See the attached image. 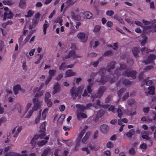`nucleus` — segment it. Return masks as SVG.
<instances>
[{"label": "nucleus", "instance_id": "nucleus-23", "mask_svg": "<svg viewBox=\"0 0 156 156\" xmlns=\"http://www.w3.org/2000/svg\"><path fill=\"white\" fill-rule=\"evenodd\" d=\"M148 89L149 90L148 94L152 95H153L154 94L155 88L153 86L149 87H148Z\"/></svg>", "mask_w": 156, "mask_h": 156}, {"label": "nucleus", "instance_id": "nucleus-13", "mask_svg": "<svg viewBox=\"0 0 156 156\" xmlns=\"http://www.w3.org/2000/svg\"><path fill=\"white\" fill-rule=\"evenodd\" d=\"M115 62H111L107 66V70L109 72L111 71L112 69H114L115 67Z\"/></svg>", "mask_w": 156, "mask_h": 156}, {"label": "nucleus", "instance_id": "nucleus-47", "mask_svg": "<svg viewBox=\"0 0 156 156\" xmlns=\"http://www.w3.org/2000/svg\"><path fill=\"white\" fill-rule=\"evenodd\" d=\"M147 36L144 37L143 38V39L141 43V45L142 46L145 45L147 41Z\"/></svg>", "mask_w": 156, "mask_h": 156}, {"label": "nucleus", "instance_id": "nucleus-43", "mask_svg": "<svg viewBox=\"0 0 156 156\" xmlns=\"http://www.w3.org/2000/svg\"><path fill=\"white\" fill-rule=\"evenodd\" d=\"M101 28V26L99 25H96L93 31L94 32H98Z\"/></svg>", "mask_w": 156, "mask_h": 156}, {"label": "nucleus", "instance_id": "nucleus-53", "mask_svg": "<svg viewBox=\"0 0 156 156\" xmlns=\"http://www.w3.org/2000/svg\"><path fill=\"white\" fill-rule=\"evenodd\" d=\"M114 14V12L112 10H108L107 11L106 14L107 16H111Z\"/></svg>", "mask_w": 156, "mask_h": 156}, {"label": "nucleus", "instance_id": "nucleus-27", "mask_svg": "<svg viewBox=\"0 0 156 156\" xmlns=\"http://www.w3.org/2000/svg\"><path fill=\"white\" fill-rule=\"evenodd\" d=\"M51 149L50 148H47L45 149L43 153L41 154V156H47L48 154L51 151Z\"/></svg>", "mask_w": 156, "mask_h": 156}, {"label": "nucleus", "instance_id": "nucleus-4", "mask_svg": "<svg viewBox=\"0 0 156 156\" xmlns=\"http://www.w3.org/2000/svg\"><path fill=\"white\" fill-rule=\"evenodd\" d=\"M108 110L111 111L114 113L117 112L119 117V118H121L122 116L123 115V113L120 108L117 109L115 108L114 106L112 105L109 108Z\"/></svg>", "mask_w": 156, "mask_h": 156}, {"label": "nucleus", "instance_id": "nucleus-14", "mask_svg": "<svg viewBox=\"0 0 156 156\" xmlns=\"http://www.w3.org/2000/svg\"><path fill=\"white\" fill-rule=\"evenodd\" d=\"M100 129L102 133H106L108 130L109 128L107 125L105 124H103L100 126Z\"/></svg>", "mask_w": 156, "mask_h": 156}, {"label": "nucleus", "instance_id": "nucleus-38", "mask_svg": "<svg viewBox=\"0 0 156 156\" xmlns=\"http://www.w3.org/2000/svg\"><path fill=\"white\" fill-rule=\"evenodd\" d=\"M126 60L127 63L130 66L132 65L134 62L133 60L131 58H127Z\"/></svg>", "mask_w": 156, "mask_h": 156}, {"label": "nucleus", "instance_id": "nucleus-5", "mask_svg": "<svg viewBox=\"0 0 156 156\" xmlns=\"http://www.w3.org/2000/svg\"><path fill=\"white\" fill-rule=\"evenodd\" d=\"M126 68V66L125 65L121 64L119 69H117V70H115L114 72V74L117 77H119L121 73L122 74V72H123L126 70L125 69Z\"/></svg>", "mask_w": 156, "mask_h": 156}, {"label": "nucleus", "instance_id": "nucleus-12", "mask_svg": "<svg viewBox=\"0 0 156 156\" xmlns=\"http://www.w3.org/2000/svg\"><path fill=\"white\" fill-rule=\"evenodd\" d=\"M76 107L77 108L76 113H83L84 110L85 108V106L83 105H77Z\"/></svg>", "mask_w": 156, "mask_h": 156}, {"label": "nucleus", "instance_id": "nucleus-50", "mask_svg": "<svg viewBox=\"0 0 156 156\" xmlns=\"http://www.w3.org/2000/svg\"><path fill=\"white\" fill-rule=\"evenodd\" d=\"M96 81L97 82L100 83V84H103L105 82V81H104L103 78L102 76H101V79H98L96 80Z\"/></svg>", "mask_w": 156, "mask_h": 156}, {"label": "nucleus", "instance_id": "nucleus-7", "mask_svg": "<svg viewBox=\"0 0 156 156\" xmlns=\"http://www.w3.org/2000/svg\"><path fill=\"white\" fill-rule=\"evenodd\" d=\"M156 58V56L153 54H150L148 56L146 60L143 62L146 65H147L154 62V60Z\"/></svg>", "mask_w": 156, "mask_h": 156}, {"label": "nucleus", "instance_id": "nucleus-20", "mask_svg": "<svg viewBox=\"0 0 156 156\" xmlns=\"http://www.w3.org/2000/svg\"><path fill=\"white\" fill-rule=\"evenodd\" d=\"M53 88L54 90L53 92V94H55L58 92H59L60 89L59 83H57L54 86Z\"/></svg>", "mask_w": 156, "mask_h": 156}, {"label": "nucleus", "instance_id": "nucleus-1", "mask_svg": "<svg viewBox=\"0 0 156 156\" xmlns=\"http://www.w3.org/2000/svg\"><path fill=\"white\" fill-rule=\"evenodd\" d=\"M83 88V86H80L77 89L74 87H72L70 90L72 98L73 99H75L77 97L78 99L80 98Z\"/></svg>", "mask_w": 156, "mask_h": 156}, {"label": "nucleus", "instance_id": "nucleus-18", "mask_svg": "<svg viewBox=\"0 0 156 156\" xmlns=\"http://www.w3.org/2000/svg\"><path fill=\"white\" fill-rule=\"evenodd\" d=\"M69 54L71 57H72L74 58H81L82 56L80 55H78L75 54V52L74 51L71 50L70 51L69 53Z\"/></svg>", "mask_w": 156, "mask_h": 156}, {"label": "nucleus", "instance_id": "nucleus-45", "mask_svg": "<svg viewBox=\"0 0 156 156\" xmlns=\"http://www.w3.org/2000/svg\"><path fill=\"white\" fill-rule=\"evenodd\" d=\"M47 142V141L42 140L41 141L37 142V144L40 146H42L45 145Z\"/></svg>", "mask_w": 156, "mask_h": 156}, {"label": "nucleus", "instance_id": "nucleus-64", "mask_svg": "<svg viewBox=\"0 0 156 156\" xmlns=\"http://www.w3.org/2000/svg\"><path fill=\"white\" fill-rule=\"evenodd\" d=\"M112 96L111 95L108 96L105 99V102L106 103L109 102Z\"/></svg>", "mask_w": 156, "mask_h": 156}, {"label": "nucleus", "instance_id": "nucleus-54", "mask_svg": "<svg viewBox=\"0 0 156 156\" xmlns=\"http://www.w3.org/2000/svg\"><path fill=\"white\" fill-rule=\"evenodd\" d=\"M140 148L143 149H146L147 148V145L145 143H143L140 145Z\"/></svg>", "mask_w": 156, "mask_h": 156}, {"label": "nucleus", "instance_id": "nucleus-37", "mask_svg": "<svg viewBox=\"0 0 156 156\" xmlns=\"http://www.w3.org/2000/svg\"><path fill=\"white\" fill-rule=\"evenodd\" d=\"M51 97V95L48 92H46L45 94L44 98L45 101H46L51 99H49Z\"/></svg>", "mask_w": 156, "mask_h": 156}, {"label": "nucleus", "instance_id": "nucleus-44", "mask_svg": "<svg viewBox=\"0 0 156 156\" xmlns=\"http://www.w3.org/2000/svg\"><path fill=\"white\" fill-rule=\"evenodd\" d=\"M44 92V90H42L41 92H37L35 95V97H39L41 96Z\"/></svg>", "mask_w": 156, "mask_h": 156}, {"label": "nucleus", "instance_id": "nucleus-60", "mask_svg": "<svg viewBox=\"0 0 156 156\" xmlns=\"http://www.w3.org/2000/svg\"><path fill=\"white\" fill-rule=\"evenodd\" d=\"M97 56V54L95 53L92 52L89 54L88 56L92 58Z\"/></svg>", "mask_w": 156, "mask_h": 156}, {"label": "nucleus", "instance_id": "nucleus-22", "mask_svg": "<svg viewBox=\"0 0 156 156\" xmlns=\"http://www.w3.org/2000/svg\"><path fill=\"white\" fill-rule=\"evenodd\" d=\"M19 6L22 8L23 9L26 7V1L25 0H20Z\"/></svg>", "mask_w": 156, "mask_h": 156}, {"label": "nucleus", "instance_id": "nucleus-24", "mask_svg": "<svg viewBox=\"0 0 156 156\" xmlns=\"http://www.w3.org/2000/svg\"><path fill=\"white\" fill-rule=\"evenodd\" d=\"M113 53L112 51L108 50L105 51L104 54L103 55V56H109L113 55Z\"/></svg>", "mask_w": 156, "mask_h": 156}, {"label": "nucleus", "instance_id": "nucleus-62", "mask_svg": "<svg viewBox=\"0 0 156 156\" xmlns=\"http://www.w3.org/2000/svg\"><path fill=\"white\" fill-rule=\"evenodd\" d=\"M129 97V94L128 93H126L123 97L122 100L123 101H125L126 99L127 98Z\"/></svg>", "mask_w": 156, "mask_h": 156}, {"label": "nucleus", "instance_id": "nucleus-32", "mask_svg": "<svg viewBox=\"0 0 156 156\" xmlns=\"http://www.w3.org/2000/svg\"><path fill=\"white\" fill-rule=\"evenodd\" d=\"M34 12L31 10H29L27 12V14L25 15V16L27 18L33 16L34 14Z\"/></svg>", "mask_w": 156, "mask_h": 156}, {"label": "nucleus", "instance_id": "nucleus-39", "mask_svg": "<svg viewBox=\"0 0 156 156\" xmlns=\"http://www.w3.org/2000/svg\"><path fill=\"white\" fill-rule=\"evenodd\" d=\"M65 117V115L64 114L62 115L59 118L58 120V122L61 123L62 122Z\"/></svg>", "mask_w": 156, "mask_h": 156}, {"label": "nucleus", "instance_id": "nucleus-25", "mask_svg": "<svg viewBox=\"0 0 156 156\" xmlns=\"http://www.w3.org/2000/svg\"><path fill=\"white\" fill-rule=\"evenodd\" d=\"M104 114V111L103 110H100L97 113L96 116L98 118H100L102 117Z\"/></svg>", "mask_w": 156, "mask_h": 156}, {"label": "nucleus", "instance_id": "nucleus-42", "mask_svg": "<svg viewBox=\"0 0 156 156\" xmlns=\"http://www.w3.org/2000/svg\"><path fill=\"white\" fill-rule=\"evenodd\" d=\"M153 68L154 66L152 65L147 66L144 69V71L148 72L149 70L153 69Z\"/></svg>", "mask_w": 156, "mask_h": 156}, {"label": "nucleus", "instance_id": "nucleus-16", "mask_svg": "<svg viewBox=\"0 0 156 156\" xmlns=\"http://www.w3.org/2000/svg\"><path fill=\"white\" fill-rule=\"evenodd\" d=\"M140 48L137 47L134 48L132 50V52L136 58L139 57L138 53L140 52Z\"/></svg>", "mask_w": 156, "mask_h": 156}, {"label": "nucleus", "instance_id": "nucleus-9", "mask_svg": "<svg viewBox=\"0 0 156 156\" xmlns=\"http://www.w3.org/2000/svg\"><path fill=\"white\" fill-rule=\"evenodd\" d=\"M13 13L11 11H8L7 12H5L4 14L3 20H6V18L9 19H11L13 17Z\"/></svg>", "mask_w": 156, "mask_h": 156}, {"label": "nucleus", "instance_id": "nucleus-35", "mask_svg": "<svg viewBox=\"0 0 156 156\" xmlns=\"http://www.w3.org/2000/svg\"><path fill=\"white\" fill-rule=\"evenodd\" d=\"M126 89L125 88H122L118 92V94L119 97L122 96L123 93L125 91Z\"/></svg>", "mask_w": 156, "mask_h": 156}, {"label": "nucleus", "instance_id": "nucleus-10", "mask_svg": "<svg viewBox=\"0 0 156 156\" xmlns=\"http://www.w3.org/2000/svg\"><path fill=\"white\" fill-rule=\"evenodd\" d=\"M5 156H28V155L26 154L20 155L18 153L11 152L5 154Z\"/></svg>", "mask_w": 156, "mask_h": 156}, {"label": "nucleus", "instance_id": "nucleus-29", "mask_svg": "<svg viewBox=\"0 0 156 156\" xmlns=\"http://www.w3.org/2000/svg\"><path fill=\"white\" fill-rule=\"evenodd\" d=\"M114 18L118 21H119L121 23H124L122 19L119 16H118L117 15H115L114 16Z\"/></svg>", "mask_w": 156, "mask_h": 156}, {"label": "nucleus", "instance_id": "nucleus-3", "mask_svg": "<svg viewBox=\"0 0 156 156\" xmlns=\"http://www.w3.org/2000/svg\"><path fill=\"white\" fill-rule=\"evenodd\" d=\"M136 71L129 69H126V70L122 73V75L127 77H130L133 79L136 78Z\"/></svg>", "mask_w": 156, "mask_h": 156}, {"label": "nucleus", "instance_id": "nucleus-21", "mask_svg": "<svg viewBox=\"0 0 156 156\" xmlns=\"http://www.w3.org/2000/svg\"><path fill=\"white\" fill-rule=\"evenodd\" d=\"M90 135V133L89 132L87 133L84 137L82 140V142L83 144H85L87 142V140L88 138Z\"/></svg>", "mask_w": 156, "mask_h": 156}, {"label": "nucleus", "instance_id": "nucleus-51", "mask_svg": "<svg viewBox=\"0 0 156 156\" xmlns=\"http://www.w3.org/2000/svg\"><path fill=\"white\" fill-rule=\"evenodd\" d=\"M49 26L48 25H46V24H44L43 25V30L44 31V35H45L46 33V30L47 28Z\"/></svg>", "mask_w": 156, "mask_h": 156}, {"label": "nucleus", "instance_id": "nucleus-34", "mask_svg": "<svg viewBox=\"0 0 156 156\" xmlns=\"http://www.w3.org/2000/svg\"><path fill=\"white\" fill-rule=\"evenodd\" d=\"M41 110L39 112V114L37 116V117L35 119V122L34 123V124H37L38 123L40 120V117L41 116Z\"/></svg>", "mask_w": 156, "mask_h": 156}, {"label": "nucleus", "instance_id": "nucleus-26", "mask_svg": "<svg viewBox=\"0 0 156 156\" xmlns=\"http://www.w3.org/2000/svg\"><path fill=\"white\" fill-rule=\"evenodd\" d=\"M135 131L133 129H131L130 130L129 132H128L126 134V135L127 137L129 138H131L133 135L134 134Z\"/></svg>", "mask_w": 156, "mask_h": 156}, {"label": "nucleus", "instance_id": "nucleus-40", "mask_svg": "<svg viewBox=\"0 0 156 156\" xmlns=\"http://www.w3.org/2000/svg\"><path fill=\"white\" fill-rule=\"evenodd\" d=\"M55 70L53 69H50L49 71V76L52 78L55 73Z\"/></svg>", "mask_w": 156, "mask_h": 156}, {"label": "nucleus", "instance_id": "nucleus-33", "mask_svg": "<svg viewBox=\"0 0 156 156\" xmlns=\"http://www.w3.org/2000/svg\"><path fill=\"white\" fill-rule=\"evenodd\" d=\"M106 70L107 69H106V68H101L99 71V73L101 76H102L105 74Z\"/></svg>", "mask_w": 156, "mask_h": 156}, {"label": "nucleus", "instance_id": "nucleus-52", "mask_svg": "<svg viewBox=\"0 0 156 156\" xmlns=\"http://www.w3.org/2000/svg\"><path fill=\"white\" fill-rule=\"evenodd\" d=\"M45 103H47V105L48 107H51L52 105V103L51 101V99L45 101Z\"/></svg>", "mask_w": 156, "mask_h": 156}, {"label": "nucleus", "instance_id": "nucleus-8", "mask_svg": "<svg viewBox=\"0 0 156 156\" xmlns=\"http://www.w3.org/2000/svg\"><path fill=\"white\" fill-rule=\"evenodd\" d=\"M106 88L104 86H100L97 92L98 96L101 98L106 90Z\"/></svg>", "mask_w": 156, "mask_h": 156}, {"label": "nucleus", "instance_id": "nucleus-48", "mask_svg": "<svg viewBox=\"0 0 156 156\" xmlns=\"http://www.w3.org/2000/svg\"><path fill=\"white\" fill-rule=\"evenodd\" d=\"M135 102V101L134 99H129L127 101V103L129 105H132Z\"/></svg>", "mask_w": 156, "mask_h": 156}, {"label": "nucleus", "instance_id": "nucleus-49", "mask_svg": "<svg viewBox=\"0 0 156 156\" xmlns=\"http://www.w3.org/2000/svg\"><path fill=\"white\" fill-rule=\"evenodd\" d=\"M129 154L132 155H134L136 153L135 149L133 147L130 148L129 149Z\"/></svg>", "mask_w": 156, "mask_h": 156}, {"label": "nucleus", "instance_id": "nucleus-28", "mask_svg": "<svg viewBox=\"0 0 156 156\" xmlns=\"http://www.w3.org/2000/svg\"><path fill=\"white\" fill-rule=\"evenodd\" d=\"M3 3L5 5H12L14 4V2L12 0H4Z\"/></svg>", "mask_w": 156, "mask_h": 156}, {"label": "nucleus", "instance_id": "nucleus-46", "mask_svg": "<svg viewBox=\"0 0 156 156\" xmlns=\"http://www.w3.org/2000/svg\"><path fill=\"white\" fill-rule=\"evenodd\" d=\"M123 84L125 85H130L131 84V82L128 80H124L122 82Z\"/></svg>", "mask_w": 156, "mask_h": 156}, {"label": "nucleus", "instance_id": "nucleus-17", "mask_svg": "<svg viewBox=\"0 0 156 156\" xmlns=\"http://www.w3.org/2000/svg\"><path fill=\"white\" fill-rule=\"evenodd\" d=\"M65 74L66 76L65 77H67L75 76L76 75V73L75 72H73L72 70L69 69L67 70Z\"/></svg>", "mask_w": 156, "mask_h": 156}, {"label": "nucleus", "instance_id": "nucleus-41", "mask_svg": "<svg viewBox=\"0 0 156 156\" xmlns=\"http://www.w3.org/2000/svg\"><path fill=\"white\" fill-rule=\"evenodd\" d=\"M48 110V108L45 109L43 111L42 113V116L43 117V118L45 119L46 117V114Z\"/></svg>", "mask_w": 156, "mask_h": 156}, {"label": "nucleus", "instance_id": "nucleus-59", "mask_svg": "<svg viewBox=\"0 0 156 156\" xmlns=\"http://www.w3.org/2000/svg\"><path fill=\"white\" fill-rule=\"evenodd\" d=\"M85 132L84 130H83L81 131L79 136V139L80 140H81Z\"/></svg>", "mask_w": 156, "mask_h": 156}, {"label": "nucleus", "instance_id": "nucleus-2", "mask_svg": "<svg viewBox=\"0 0 156 156\" xmlns=\"http://www.w3.org/2000/svg\"><path fill=\"white\" fill-rule=\"evenodd\" d=\"M33 102L34 104L33 107L28 112V115L26 116L27 118H30L33 112L36 111L42 105V101H40L37 98H34L33 99Z\"/></svg>", "mask_w": 156, "mask_h": 156}, {"label": "nucleus", "instance_id": "nucleus-19", "mask_svg": "<svg viewBox=\"0 0 156 156\" xmlns=\"http://www.w3.org/2000/svg\"><path fill=\"white\" fill-rule=\"evenodd\" d=\"M20 86L19 84H17L15 86L13 89V91L15 94H16L18 93V91L21 90Z\"/></svg>", "mask_w": 156, "mask_h": 156}, {"label": "nucleus", "instance_id": "nucleus-36", "mask_svg": "<svg viewBox=\"0 0 156 156\" xmlns=\"http://www.w3.org/2000/svg\"><path fill=\"white\" fill-rule=\"evenodd\" d=\"M40 130L42 132H44L45 131V123H43L40 126Z\"/></svg>", "mask_w": 156, "mask_h": 156}, {"label": "nucleus", "instance_id": "nucleus-31", "mask_svg": "<svg viewBox=\"0 0 156 156\" xmlns=\"http://www.w3.org/2000/svg\"><path fill=\"white\" fill-rule=\"evenodd\" d=\"M77 37L79 39L83 40L85 38V34L84 33L80 32L78 34Z\"/></svg>", "mask_w": 156, "mask_h": 156}, {"label": "nucleus", "instance_id": "nucleus-57", "mask_svg": "<svg viewBox=\"0 0 156 156\" xmlns=\"http://www.w3.org/2000/svg\"><path fill=\"white\" fill-rule=\"evenodd\" d=\"M63 141H64L67 142L66 143V144H67V145L68 146H69V147L71 146L72 145H73V143L72 142L70 141H69V140H63Z\"/></svg>", "mask_w": 156, "mask_h": 156}, {"label": "nucleus", "instance_id": "nucleus-61", "mask_svg": "<svg viewBox=\"0 0 156 156\" xmlns=\"http://www.w3.org/2000/svg\"><path fill=\"white\" fill-rule=\"evenodd\" d=\"M63 76V74L62 73L59 74L56 78V79L57 80H60Z\"/></svg>", "mask_w": 156, "mask_h": 156}, {"label": "nucleus", "instance_id": "nucleus-58", "mask_svg": "<svg viewBox=\"0 0 156 156\" xmlns=\"http://www.w3.org/2000/svg\"><path fill=\"white\" fill-rule=\"evenodd\" d=\"M32 35V33H31L30 34H29L28 35L27 37L25 39V40H24V43H25L27 42L29 40L30 37H31Z\"/></svg>", "mask_w": 156, "mask_h": 156}, {"label": "nucleus", "instance_id": "nucleus-11", "mask_svg": "<svg viewBox=\"0 0 156 156\" xmlns=\"http://www.w3.org/2000/svg\"><path fill=\"white\" fill-rule=\"evenodd\" d=\"M156 20H154L151 21V25L148 26L147 27L148 28L150 29L153 32H156Z\"/></svg>", "mask_w": 156, "mask_h": 156}, {"label": "nucleus", "instance_id": "nucleus-6", "mask_svg": "<svg viewBox=\"0 0 156 156\" xmlns=\"http://www.w3.org/2000/svg\"><path fill=\"white\" fill-rule=\"evenodd\" d=\"M45 136V133H43L39 135H37L34 136L33 138L31 140L30 144L32 145L35 144L37 140L39 139H42L44 138Z\"/></svg>", "mask_w": 156, "mask_h": 156}, {"label": "nucleus", "instance_id": "nucleus-56", "mask_svg": "<svg viewBox=\"0 0 156 156\" xmlns=\"http://www.w3.org/2000/svg\"><path fill=\"white\" fill-rule=\"evenodd\" d=\"M92 83H90L89 84L87 87V90L88 92L89 93H91L92 92V90L91 88V87L92 86Z\"/></svg>", "mask_w": 156, "mask_h": 156}, {"label": "nucleus", "instance_id": "nucleus-55", "mask_svg": "<svg viewBox=\"0 0 156 156\" xmlns=\"http://www.w3.org/2000/svg\"><path fill=\"white\" fill-rule=\"evenodd\" d=\"M38 55L40 56V57L35 62V63L36 64H38L40 63V60L43 57V55H40L39 54H38Z\"/></svg>", "mask_w": 156, "mask_h": 156}, {"label": "nucleus", "instance_id": "nucleus-15", "mask_svg": "<svg viewBox=\"0 0 156 156\" xmlns=\"http://www.w3.org/2000/svg\"><path fill=\"white\" fill-rule=\"evenodd\" d=\"M76 116L77 119L80 121L83 119L86 118L87 117V115L83 113H76Z\"/></svg>", "mask_w": 156, "mask_h": 156}, {"label": "nucleus", "instance_id": "nucleus-30", "mask_svg": "<svg viewBox=\"0 0 156 156\" xmlns=\"http://www.w3.org/2000/svg\"><path fill=\"white\" fill-rule=\"evenodd\" d=\"M84 15L87 19L91 18L93 16L92 13L89 12H87L84 13Z\"/></svg>", "mask_w": 156, "mask_h": 156}, {"label": "nucleus", "instance_id": "nucleus-63", "mask_svg": "<svg viewBox=\"0 0 156 156\" xmlns=\"http://www.w3.org/2000/svg\"><path fill=\"white\" fill-rule=\"evenodd\" d=\"M135 23L136 24V25L140 26L142 27H144L143 23L141 22H139L138 21H136L135 22Z\"/></svg>", "mask_w": 156, "mask_h": 156}]
</instances>
